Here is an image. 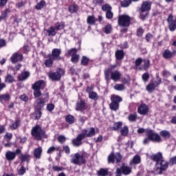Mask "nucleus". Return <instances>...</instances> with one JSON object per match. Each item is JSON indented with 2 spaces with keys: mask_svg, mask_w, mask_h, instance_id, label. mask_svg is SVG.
Returning a JSON list of instances; mask_svg holds the SVG:
<instances>
[{
  "mask_svg": "<svg viewBox=\"0 0 176 176\" xmlns=\"http://www.w3.org/2000/svg\"><path fill=\"white\" fill-rule=\"evenodd\" d=\"M96 135V129L93 127L90 128V130H87V129H85L82 131V132L77 135L76 139L72 140V144L74 146H80L82 145V141L85 140V138H91Z\"/></svg>",
  "mask_w": 176,
  "mask_h": 176,
  "instance_id": "1",
  "label": "nucleus"
},
{
  "mask_svg": "<svg viewBox=\"0 0 176 176\" xmlns=\"http://www.w3.org/2000/svg\"><path fill=\"white\" fill-rule=\"evenodd\" d=\"M146 135H147V138L143 140L144 145H148L151 141L153 142H162V138L152 129H147L146 131Z\"/></svg>",
  "mask_w": 176,
  "mask_h": 176,
  "instance_id": "2",
  "label": "nucleus"
},
{
  "mask_svg": "<svg viewBox=\"0 0 176 176\" xmlns=\"http://www.w3.org/2000/svg\"><path fill=\"white\" fill-rule=\"evenodd\" d=\"M31 134L32 137H34V140H36L37 141L42 140L43 138H47V135H46V131L42 129V128H41L39 125H36L32 128L31 131Z\"/></svg>",
  "mask_w": 176,
  "mask_h": 176,
  "instance_id": "3",
  "label": "nucleus"
},
{
  "mask_svg": "<svg viewBox=\"0 0 176 176\" xmlns=\"http://www.w3.org/2000/svg\"><path fill=\"white\" fill-rule=\"evenodd\" d=\"M65 73V72L64 71V69H63L61 68H58L56 69V72H50L48 74V76H49L50 79H51V80H52V82H58V80H61V76H63V75H64Z\"/></svg>",
  "mask_w": 176,
  "mask_h": 176,
  "instance_id": "4",
  "label": "nucleus"
},
{
  "mask_svg": "<svg viewBox=\"0 0 176 176\" xmlns=\"http://www.w3.org/2000/svg\"><path fill=\"white\" fill-rule=\"evenodd\" d=\"M131 17L127 14H122L118 16V25L119 27H124V28L130 27Z\"/></svg>",
  "mask_w": 176,
  "mask_h": 176,
  "instance_id": "5",
  "label": "nucleus"
},
{
  "mask_svg": "<svg viewBox=\"0 0 176 176\" xmlns=\"http://www.w3.org/2000/svg\"><path fill=\"white\" fill-rule=\"evenodd\" d=\"M131 168L130 166L124 165L123 164L120 168H117L116 171V176L130 175L131 174Z\"/></svg>",
  "mask_w": 176,
  "mask_h": 176,
  "instance_id": "6",
  "label": "nucleus"
},
{
  "mask_svg": "<svg viewBox=\"0 0 176 176\" xmlns=\"http://www.w3.org/2000/svg\"><path fill=\"white\" fill-rule=\"evenodd\" d=\"M71 162L73 163V164L82 166V164H86V158H85L83 155H80L79 153H77L73 156Z\"/></svg>",
  "mask_w": 176,
  "mask_h": 176,
  "instance_id": "7",
  "label": "nucleus"
},
{
  "mask_svg": "<svg viewBox=\"0 0 176 176\" xmlns=\"http://www.w3.org/2000/svg\"><path fill=\"white\" fill-rule=\"evenodd\" d=\"M115 159L116 160V163H120L122 162V155L120 153H116V155L113 153H111V154L107 157V162L109 164L115 163Z\"/></svg>",
  "mask_w": 176,
  "mask_h": 176,
  "instance_id": "8",
  "label": "nucleus"
},
{
  "mask_svg": "<svg viewBox=\"0 0 176 176\" xmlns=\"http://www.w3.org/2000/svg\"><path fill=\"white\" fill-rule=\"evenodd\" d=\"M21 153V150L20 148H17L14 152L13 151H7L6 153V159L8 162H12L16 159V155H20Z\"/></svg>",
  "mask_w": 176,
  "mask_h": 176,
  "instance_id": "9",
  "label": "nucleus"
},
{
  "mask_svg": "<svg viewBox=\"0 0 176 176\" xmlns=\"http://www.w3.org/2000/svg\"><path fill=\"white\" fill-rule=\"evenodd\" d=\"M61 50L60 49L54 48L52 51V54H49V58H52V60H56L57 61H60L61 60Z\"/></svg>",
  "mask_w": 176,
  "mask_h": 176,
  "instance_id": "10",
  "label": "nucleus"
},
{
  "mask_svg": "<svg viewBox=\"0 0 176 176\" xmlns=\"http://www.w3.org/2000/svg\"><path fill=\"white\" fill-rule=\"evenodd\" d=\"M152 8V2L150 1H143L140 8L141 13H145V12H149Z\"/></svg>",
  "mask_w": 176,
  "mask_h": 176,
  "instance_id": "11",
  "label": "nucleus"
},
{
  "mask_svg": "<svg viewBox=\"0 0 176 176\" xmlns=\"http://www.w3.org/2000/svg\"><path fill=\"white\" fill-rule=\"evenodd\" d=\"M23 60H24V56H23V54H20L19 52L14 53L10 58V60L12 64H16V63H19V61H22Z\"/></svg>",
  "mask_w": 176,
  "mask_h": 176,
  "instance_id": "12",
  "label": "nucleus"
},
{
  "mask_svg": "<svg viewBox=\"0 0 176 176\" xmlns=\"http://www.w3.org/2000/svg\"><path fill=\"white\" fill-rule=\"evenodd\" d=\"M45 98H39L35 101L34 109L37 111H42L43 107H45Z\"/></svg>",
  "mask_w": 176,
  "mask_h": 176,
  "instance_id": "13",
  "label": "nucleus"
},
{
  "mask_svg": "<svg viewBox=\"0 0 176 176\" xmlns=\"http://www.w3.org/2000/svg\"><path fill=\"white\" fill-rule=\"evenodd\" d=\"M86 102L83 100H78L76 104V111L83 112V111H86Z\"/></svg>",
  "mask_w": 176,
  "mask_h": 176,
  "instance_id": "14",
  "label": "nucleus"
},
{
  "mask_svg": "<svg viewBox=\"0 0 176 176\" xmlns=\"http://www.w3.org/2000/svg\"><path fill=\"white\" fill-rule=\"evenodd\" d=\"M168 162L164 160H161L159 163L155 164V167L158 170H166L168 168Z\"/></svg>",
  "mask_w": 176,
  "mask_h": 176,
  "instance_id": "15",
  "label": "nucleus"
},
{
  "mask_svg": "<svg viewBox=\"0 0 176 176\" xmlns=\"http://www.w3.org/2000/svg\"><path fill=\"white\" fill-rule=\"evenodd\" d=\"M138 112L140 115H148V112H149V108L148 107V105L142 104L138 107Z\"/></svg>",
  "mask_w": 176,
  "mask_h": 176,
  "instance_id": "16",
  "label": "nucleus"
},
{
  "mask_svg": "<svg viewBox=\"0 0 176 176\" xmlns=\"http://www.w3.org/2000/svg\"><path fill=\"white\" fill-rule=\"evenodd\" d=\"M150 159L151 160H153V162L159 163L163 160V154H162L160 152L157 153V154H153L151 156H150Z\"/></svg>",
  "mask_w": 176,
  "mask_h": 176,
  "instance_id": "17",
  "label": "nucleus"
},
{
  "mask_svg": "<svg viewBox=\"0 0 176 176\" xmlns=\"http://www.w3.org/2000/svg\"><path fill=\"white\" fill-rule=\"evenodd\" d=\"M162 56L166 60H168V58H171L175 56V52L173 51L171 52V51H170V50H168V49L165 50V51L162 54Z\"/></svg>",
  "mask_w": 176,
  "mask_h": 176,
  "instance_id": "18",
  "label": "nucleus"
},
{
  "mask_svg": "<svg viewBox=\"0 0 176 176\" xmlns=\"http://www.w3.org/2000/svg\"><path fill=\"white\" fill-rule=\"evenodd\" d=\"M122 77V74L119 71H114L111 72V79L114 82H118V80H120V78Z\"/></svg>",
  "mask_w": 176,
  "mask_h": 176,
  "instance_id": "19",
  "label": "nucleus"
},
{
  "mask_svg": "<svg viewBox=\"0 0 176 176\" xmlns=\"http://www.w3.org/2000/svg\"><path fill=\"white\" fill-rule=\"evenodd\" d=\"M45 83L43 80H39L32 85V89L33 90H41L42 88V85Z\"/></svg>",
  "mask_w": 176,
  "mask_h": 176,
  "instance_id": "20",
  "label": "nucleus"
},
{
  "mask_svg": "<svg viewBox=\"0 0 176 176\" xmlns=\"http://www.w3.org/2000/svg\"><path fill=\"white\" fill-rule=\"evenodd\" d=\"M116 60H120L124 58V52L122 50H118L116 52Z\"/></svg>",
  "mask_w": 176,
  "mask_h": 176,
  "instance_id": "21",
  "label": "nucleus"
},
{
  "mask_svg": "<svg viewBox=\"0 0 176 176\" xmlns=\"http://www.w3.org/2000/svg\"><path fill=\"white\" fill-rule=\"evenodd\" d=\"M160 135H161L162 138H165L166 140H170L171 137V133L167 130H164L160 132Z\"/></svg>",
  "mask_w": 176,
  "mask_h": 176,
  "instance_id": "22",
  "label": "nucleus"
},
{
  "mask_svg": "<svg viewBox=\"0 0 176 176\" xmlns=\"http://www.w3.org/2000/svg\"><path fill=\"white\" fill-rule=\"evenodd\" d=\"M96 21H97V20L96 19V16H94V15L87 16V23L89 25H95Z\"/></svg>",
  "mask_w": 176,
  "mask_h": 176,
  "instance_id": "23",
  "label": "nucleus"
},
{
  "mask_svg": "<svg viewBox=\"0 0 176 176\" xmlns=\"http://www.w3.org/2000/svg\"><path fill=\"white\" fill-rule=\"evenodd\" d=\"M42 155V147L39 146L34 151V156L36 159H41Z\"/></svg>",
  "mask_w": 176,
  "mask_h": 176,
  "instance_id": "24",
  "label": "nucleus"
},
{
  "mask_svg": "<svg viewBox=\"0 0 176 176\" xmlns=\"http://www.w3.org/2000/svg\"><path fill=\"white\" fill-rule=\"evenodd\" d=\"M46 32L48 36H56V34H57V32H56V28L53 26L49 28Z\"/></svg>",
  "mask_w": 176,
  "mask_h": 176,
  "instance_id": "25",
  "label": "nucleus"
},
{
  "mask_svg": "<svg viewBox=\"0 0 176 176\" xmlns=\"http://www.w3.org/2000/svg\"><path fill=\"white\" fill-rule=\"evenodd\" d=\"M122 126H123V123L122 122H115L113 124V126L111 128L112 131H118L120 129H122Z\"/></svg>",
  "mask_w": 176,
  "mask_h": 176,
  "instance_id": "26",
  "label": "nucleus"
},
{
  "mask_svg": "<svg viewBox=\"0 0 176 176\" xmlns=\"http://www.w3.org/2000/svg\"><path fill=\"white\" fill-rule=\"evenodd\" d=\"M28 78H30V72H25L19 76L18 79L19 80L23 81L25 80V79H28Z\"/></svg>",
  "mask_w": 176,
  "mask_h": 176,
  "instance_id": "27",
  "label": "nucleus"
},
{
  "mask_svg": "<svg viewBox=\"0 0 176 176\" xmlns=\"http://www.w3.org/2000/svg\"><path fill=\"white\" fill-rule=\"evenodd\" d=\"M111 100L112 102H115L116 104H119L120 102H122V97L118 96V95H112L111 97Z\"/></svg>",
  "mask_w": 176,
  "mask_h": 176,
  "instance_id": "28",
  "label": "nucleus"
},
{
  "mask_svg": "<svg viewBox=\"0 0 176 176\" xmlns=\"http://www.w3.org/2000/svg\"><path fill=\"white\" fill-rule=\"evenodd\" d=\"M65 121L69 123V124H74V123H75V117L72 115L67 116Z\"/></svg>",
  "mask_w": 176,
  "mask_h": 176,
  "instance_id": "29",
  "label": "nucleus"
},
{
  "mask_svg": "<svg viewBox=\"0 0 176 176\" xmlns=\"http://www.w3.org/2000/svg\"><path fill=\"white\" fill-rule=\"evenodd\" d=\"M97 174L98 176H107L108 175V168H100Z\"/></svg>",
  "mask_w": 176,
  "mask_h": 176,
  "instance_id": "30",
  "label": "nucleus"
},
{
  "mask_svg": "<svg viewBox=\"0 0 176 176\" xmlns=\"http://www.w3.org/2000/svg\"><path fill=\"white\" fill-rule=\"evenodd\" d=\"M34 116L35 120H39L42 118V111L34 109Z\"/></svg>",
  "mask_w": 176,
  "mask_h": 176,
  "instance_id": "31",
  "label": "nucleus"
},
{
  "mask_svg": "<svg viewBox=\"0 0 176 176\" xmlns=\"http://www.w3.org/2000/svg\"><path fill=\"white\" fill-rule=\"evenodd\" d=\"M45 5H46V1L41 0L36 5L35 9H36V10H41V9H43V8H45Z\"/></svg>",
  "mask_w": 176,
  "mask_h": 176,
  "instance_id": "32",
  "label": "nucleus"
},
{
  "mask_svg": "<svg viewBox=\"0 0 176 176\" xmlns=\"http://www.w3.org/2000/svg\"><path fill=\"white\" fill-rule=\"evenodd\" d=\"M9 13H10V10L6 9L4 13H3L0 16V21H2V20H6V19H8V14H9Z\"/></svg>",
  "mask_w": 176,
  "mask_h": 176,
  "instance_id": "33",
  "label": "nucleus"
},
{
  "mask_svg": "<svg viewBox=\"0 0 176 176\" xmlns=\"http://www.w3.org/2000/svg\"><path fill=\"white\" fill-rule=\"evenodd\" d=\"M90 61V59L85 56H83L81 59V65L84 67H87L89 65V62Z\"/></svg>",
  "mask_w": 176,
  "mask_h": 176,
  "instance_id": "34",
  "label": "nucleus"
},
{
  "mask_svg": "<svg viewBox=\"0 0 176 176\" xmlns=\"http://www.w3.org/2000/svg\"><path fill=\"white\" fill-rule=\"evenodd\" d=\"M146 89L148 93H153L155 89H156V87L155 86V83H150L146 87Z\"/></svg>",
  "mask_w": 176,
  "mask_h": 176,
  "instance_id": "35",
  "label": "nucleus"
},
{
  "mask_svg": "<svg viewBox=\"0 0 176 176\" xmlns=\"http://www.w3.org/2000/svg\"><path fill=\"white\" fill-rule=\"evenodd\" d=\"M110 109L111 111H118L119 109V103H115L113 102H111L109 104Z\"/></svg>",
  "mask_w": 176,
  "mask_h": 176,
  "instance_id": "36",
  "label": "nucleus"
},
{
  "mask_svg": "<svg viewBox=\"0 0 176 176\" xmlns=\"http://www.w3.org/2000/svg\"><path fill=\"white\" fill-rule=\"evenodd\" d=\"M5 82L6 83H13L14 82V78L10 74H7L5 78Z\"/></svg>",
  "mask_w": 176,
  "mask_h": 176,
  "instance_id": "37",
  "label": "nucleus"
},
{
  "mask_svg": "<svg viewBox=\"0 0 176 176\" xmlns=\"http://www.w3.org/2000/svg\"><path fill=\"white\" fill-rule=\"evenodd\" d=\"M131 4L130 0H123L120 1L121 8H129Z\"/></svg>",
  "mask_w": 176,
  "mask_h": 176,
  "instance_id": "38",
  "label": "nucleus"
},
{
  "mask_svg": "<svg viewBox=\"0 0 176 176\" xmlns=\"http://www.w3.org/2000/svg\"><path fill=\"white\" fill-rule=\"evenodd\" d=\"M102 10L106 12H111V10H112V6L109 3H106L102 6Z\"/></svg>",
  "mask_w": 176,
  "mask_h": 176,
  "instance_id": "39",
  "label": "nucleus"
},
{
  "mask_svg": "<svg viewBox=\"0 0 176 176\" xmlns=\"http://www.w3.org/2000/svg\"><path fill=\"white\" fill-rule=\"evenodd\" d=\"M65 27V25H64L63 22H58L55 24V30L57 31H60V30H63Z\"/></svg>",
  "mask_w": 176,
  "mask_h": 176,
  "instance_id": "40",
  "label": "nucleus"
},
{
  "mask_svg": "<svg viewBox=\"0 0 176 176\" xmlns=\"http://www.w3.org/2000/svg\"><path fill=\"white\" fill-rule=\"evenodd\" d=\"M132 163L134 164H140V163H141V157L138 155H135L132 160Z\"/></svg>",
  "mask_w": 176,
  "mask_h": 176,
  "instance_id": "41",
  "label": "nucleus"
},
{
  "mask_svg": "<svg viewBox=\"0 0 176 176\" xmlns=\"http://www.w3.org/2000/svg\"><path fill=\"white\" fill-rule=\"evenodd\" d=\"M10 95L8 94L0 95V102L1 101H10Z\"/></svg>",
  "mask_w": 176,
  "mask_h": 176,
  "instance_id": "42",
  "label": "nucleus"
},
{
  "mask_svg": "<svg viewBox=\"0 0 176 176\" xmlns=\"http://www.w3.org/2000/svg\"><path fill=\"white\" fill-rule=\"evenodd\" d=\"M89 98H91V100H94L95 101H97V100H98V95L96 92L92 91L89 93Z\"/></svg>",
  "mask_w": 176,
  "mask_h": 176,
  "instance_id": "43",
  "label": "nucleus"
},
{
  "mask_svg": "<svg viewBox=\"0 0 176 176\" xmlns=\"http://www.w3.org/2000/svg\"><path fill=\"white\" fill-rule=\"evenodd\" d=\"M168 24L170 31L173 32H174L175 30H176V19Z\"/></svg>",
  "mask_w": 176,
  "mask_h": 176,
  "instance_id": "44",
  "label": "nucleus"
},
{
  "mask_svg": "<svg viewBox=\"0 0 176 176\" xmlns=\"http://www.w3.org/2000/svg\"><path fill=\"white\" fill-rule=\"evenodd\" d=\"M30 156L28 154H22L20 157L21 162H30Z\"/></svg>",
  "mask_w": 176,
  "mask_h": 176,
  "instance_id": "45",
  "label": "nucleus"
},
{
  "mask_svg": "<svg viewBox=\"0 0 176 176\" xmlns=\"http://www.w3.org/2000/svg\"><path fill=\"white\" fill-rule=\"evenodd\" d=\"M148 17H149V12H146L145 14H144V12H140V20H142V21H145V20L148 19Z\"/></svg>",
  "mask_w": 176,
  "mask_h": 176,
  "instance_id": "46",
  "label": "nucleus"
},
{
  "mask_svg": "<svg viewBox=\"0 0 176 176\" xmlns=\"http://www.w3.org/2000/svg\"><path fill=\"white\" fill-rule=\"evenodd\" d=\"M115 90H118V91H123L124 90V85L123 84H116L114 85Z\"/></svg>",
  "mask_w": 176,
  "mask_h": 176,
  "instance_id": "47",
  "label": "nucleus"
},
{
  "mask_svg": "<svg viewBox=\"0 0 176 176\" xmlns=\"http://www.w3.org/2000/svg\"><path fill=\"white\" fill-rule=\"evenodd\" d=\"M112 32V25L111 24H108L104 27V33L105 34H111Z\"/></svg>",
  "mask_w": 176,
  "mask_h": 176,
  "instance_id": "48",
  "label": "nucleus"
},
{
  "mask_svg": "<svg viewBox=\"0 0 176 176\" xmlns=\"http://www.w3.org/2000/svg\"><path fill=\"white\" fill-rule=\"evenodd\" d=\"M34 90V98H38L42 96V92H41V89H33Z\"/></svg>",
  "mask_w": 176,
  "mask_h": 176,
  "instance_id": "49",
  "label": "nucleus"
},
{
  "mask_svg": "<svg viewBox=\"0 0 176 176\" xmlns=\"http://www.w3.org/2000/svg\"><path fill=\"white\" fill-rule=\"evenodd\" d=\"M121 135L126 136L127 134H129V127L124 126L123 127L120 131Z\"/></svg>",
  "mask_w": 176,
  "mask_h": 176,
  "instance_id": "50",
  "label": "nucleus"
},
{
  "mask_svg": "<svg viewBox=\"0 0 176 176\" xmlns=\"http://www.w3.org/2000/svg\"><path fill=\"white\" fill-rule=\"evenodd\" d=\"M168 164L170 166H175L176 164V155L170 158Z\"/></svg>",
  "mask_w": 176,
  "mask_h": 176,
  "instance_id": "51",
  "label": "nucleus"
},
{
  "mask_svg": "<svg viewBox=\"0 0 176 176\" xmlns=\"http://www.w3.org/2000/svg\"><path fill=\"white\" fill-rule=\"evenodd\" d=\"M45 65L47 67H52L53 65V59H52V57L45 60Z\"/></svg>",
  "mask_w": 176,
  "mask_h": 176,
  "instance_id": "52",
  "label": "nucleus"
},
{
  "mask_svg": "<svg viewBox=\"0 0 176 176\" xmlns=\"http://www.w3.org/2000/svg\"><path fill=\"white\" fill-rule=\"evenodd\" d=\"M69 12L70 13H76V12H78V7H76L75 5L70 6L69 7Z\"/></svg>",
  "mask_w": 176,
  "mask_h": 176,
  "instance_id": "53",
  "label": "nucleus"
},
{
  "mask_svg": "<svg viewBox=\"0 0 176 176\" xmlns=\"http://www.w3.org/2000/svg\"><path fill=\"white\" fill-rule=\"evenodd\" d=\"M143 63H144V69H148L149 67H151V61L149 60V59H144Z\"/></svg>",
  "mask_w": 176,
  "mask_h": 176,
  "instance_id": "54",
  "label": "nucleus"
},
{
  "mask_svg": "<svg viewBox=\"0 0 176 176\" xmlns=\"http://www.w3.org/2000/svg\"><path fill=\"white\" fill-rule=\"evenodd\" d=\"M19 126H20V120H16V121L11 125V129L16 130Z\"/></svg>",
  "mask_w": 176,
  "mask_h": 176,
  "instance_id": "55",
  "label": "nucleus"
},
{
  "mask_svg": "<svg viewBox=\"0 0 176 176\" xmlns=\"http://www.w3.org/2000/svg\"><path fill=\"white\" fill-rule=\"evenodd\" d=\"M106 19L108 20L113 19V12H112V10L106 12Z\"/></svg>",
  "mask_w": 176,
  "mask_h": 176,
  "instance_id": "56",
  "label": "nucleus"
},
{
  "mask_svg": "<svg viewBox=\"0 0 176 176\" xmlns=\"http://www.w3.org/2000/svg\"><path fill=\"white\" fill-rule=\"evenodd\" d=\"M129 122H135L137 120V115L130 114L128 117Z\"/></svg>",
  "mask_w": 176,
  "mask_h": 176,
  "instance_id": "57",
  "label": "nucleus"
},
{
  "mask_svg": "<svg viewBox=\"0 0 176 176\" xmlns=\"http://www.w3.org/2000/svg\"><path fill=\"white\" fill-rule=\"evenodd\" d=\"M79 60V55L74 54L72 56L71 61L72 63H77Z\"/></svg>",
  "mask_w": 176,
  "mask_h": 176,
  "instance_id": "58",
  "label": "nucleus"
},
{
  "mask_svg": "<svg viewBox=\"0 0 176 176\" xmlns=\"http://www.w3.org/2000/svg\"><path fill=\"white\" fill-rule=\"evenodd\" d=\"M131 80V78L130 77L124 78L122 80V82L124 85H130V81Z\"/></svg>",
  "mask_w": 176,
  "mask_h": 176,
  "instance_id": "59",
  "label": "nucleus"
},
{
  "mask_svg": "<svg viewBox=\"0 0 176 176\" xmlns=\"http://www.w3.org/2000/svg\"><path fill=\"white\" fill-rule=\"evenodd\" d=\"M142 79L144 82H148L149 80V74L148 73H144L142 76Z\"/></svg>",
  "mask_w": 176,
  "mask_h": 176,
  "instance_id": "60",
  "label": "nucleus"
},
{
  "mask_svg": "<svg viewBox=\"0 0 176 176\" xmlns=\"http://www.w3.org/2000/svg\"><path fill=\"white\" fill-rule=\"evenodd\" d=\"M77 52L78 50L76 48H72L71 50H68L67 54H69V56H74Z\"/></svg>",
  "mask_w": 176,
  "mask_h": 176,
  "instance_id": "61",
  "label": "nucleus"
},
{
  "mask_svg": "<svg viewBox=\"0 0 176 176\" xmlns=\"http://www.w3.org/2000/svg\"><path fill=\"white\" fill-rule=\"evenodd\" d=\"M19 175H24L25 174V167L21 166L18 170Z\"/></svg>",
  "mask_w": 176,
  "mask_h": 176,
  "instance_id": "62",
  "label": "nucleus"
},
{
  "mask_svg": "<svg viewBox=\"0 0 176 176\" xmlns=\"http://www.w3.org/2000/svg\"><path fill=\"white\" fill-rule=\"evenodd\" d=\"M162 76H164V78H168V76H171V73L167 70H164L162 72Z\"/></svg>",
  "mask_w": 176,
  "mask_h": 176,
  "instance_id": "63",
  "label": "nucleus"
},
{
  "mask_svg": "<svg viewBox=\"0 0 176 176\" xmlns=\"http://www.w3.org/2000/svg\"><path fill=\"white\" fill-rule=\"evenodd\" d=\"M144 34V30L142 29V28H139L138 30H137V35L140 37L142 36Z\"/></svg>",
  "mask_w": 176,
  "mask_h": 176,
  "instance_id": "64",
  "label": "nucleus"
}]
</instances>
